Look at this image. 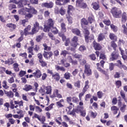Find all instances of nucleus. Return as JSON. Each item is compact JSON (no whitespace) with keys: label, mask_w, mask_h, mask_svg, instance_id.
I'll use <instances>...</instances> for the list:
<instances>
[{"label":"nucleus","mask_w":127,"mask_h":127,"mask_svg":"<svg viewBox=\"0 0 127 127\" xmlns=\"http://www.w3.org/2000/svg\"><path fill=\"white\" fill-rule=\"evenodd\" d=\"M19 2H22L23 5H27L28 7H25L26 11L29 12L30 13H32L33 14H36L37 13V11L35 10L33 7L30 6V3L29 0H20Z\"/></svg>","instance_id":"f257e3e1"},{"label":"nucleus","mask_w":127,"mask_h":127,"mask_svg":"<svg viewBox=\"0 0 127 127\" xmlns=\"http://www.w3.org/2000/svg\"><path fill=\"white\" fill-rule=\"evenodd\" d=\"M111 12L115 18H121L122 17V11L117 7H114L112 8Z\"/></svg>","instance_id":"f03ea898"},{"label":"nucleus","mask_w":127,"mask_h":127,"mask_svg":"<svg viewBox=\"0 0 127 127\" xmlns=\"http://www.w3.org/2000/svg\"><path fill=\"white\" fill-rule=\"evenodd\" d=\"M84 32V36H85V42L88 43L90 40H92V39H94V36H92L91 38L89 37L90 35V32H89V30L88 28H83Z\"/></svg>","instance_id":"7ed1b4c3"},{"label":"nucleus","mask_w":127,"mask_h":127,"mask_svg":"<svg viewBox=\"0 0 127 127\" xmlns=\"http://www.w3.org/2000/svg\"><path fill=\"white\" fill-rule=\"evenodd\" d=\"M43 29V27L41 26H39V23L38 22H35V24H34V28L32 30V33H36V32H38L39 29Z\"/></svg>","instance_id":"20e7f679"},{"label":"nucleus","mask_w":127,"mask_h":127,"mask_svg":"<svg viewBox=\"0 0 127 127\" xmlns=\"http://www.w3.org/2000/svg\"><path fill=\"white\" fill-rule=\"evenodd\" d=\"M76 4L77 6L80 7V8H87V4L83 2V0H77L76 1Z\"/></svg>","instance_id":"39448f33"},{"label":"nucleus","mask_w":127,"mask_h":127,"mask_svg":"<svg viewBox=\"0 0 127 127\" xmlns=\"http://www.w3.org/2000/svg\"><path fill=\"white\" fill-rule=\"evenodd\" d=\"M91 65L90 64H86L85 65V69L84 73L86 74L87 76H90V75H92V70L90 68Z\"/></svg>","instance_id":"423d86ee"},{"label":"nucleus","mask_w":127,"mask_h":127,"mask_svg":"<svg viewBox=\"0 0 127 127\" xmlns=\"http://www.w3.org/2000/svg\"><path fill=\"white\" fill-rule=\"evenodd\" d=\"M43 55L45 59L48 60L50 59V58H51V57L53 56V53H52V52L44 51Z\"/></svg>","instance_id":"0eeeda50"},{"label":"nucleus","mask_w":127,"mask_h":127,"mask_svg":"<svg viewBox=\"0 0 127 127\" xmlns=\"http://www.w3.org/2000/svg\"><path fill=\"white\" fill-rule=\"evenodd\" d=\"M56 4L57 5H64V4H66L68 2H70V0H56Z\"/></svg>","instance_id":"6e6552de"},{"label":"nucleus","mask_w":127,"mask_h":127,"mask_svg":"<svg viewBox=\"0 0 127 127\" xmlns=\"http://www.w3.org/2000/svg\"><path fill=\"white\" fill-rule=\"evenodd\" d=\"M112 58H110L111 61L117 60L119 58V53L117 52H113L111 54Z\"/></svg>","instance_id":"1a4fd4ad"},{"label":"nucleus","mask_w":127,"mask_h":127,"mask_svg":"<svg viewBox=\"0 0 127 127\" xmlns=\"http://www.w3.org/2000/svg\"><path fill=\"white\" fill-rule=\"evenodd\" d=\"M35 79H38L42 76L41 71L39 69H37L36 71L33 73Z\"/></svg>","instance_id":"9d476101"},{"label":"nucleus","mask_w":127,"mask_h":127,"mask_svg":"<svg viewBox=\"0 0 127 127\" xmlns=\"http://www.w3.org/2000/svg\"><path fill=\"white\" fill-rule=\"evenodd\" d=\"M77 42L78 37L74 36L72 39V42L70 43L71 46H72V47H77Z\"/></svg>","instance_id":"9b49d317"},{"label":"nucleus","mask_w":127,"mask_h":127,"mask_svg":"<svg viewBox=\"0 0 127 127\" xmlns=\"http://www.w3.org/2000/svg\"><path fill=\"white\" fill-rule=\"evenodd\" d=\"M42 6L47 7V8H52V7H53V2H50L49 3H42Z\"/></svg>","instance_id":"f8f14e48"},{"label":"nucleus","mask_w":127,"mask_h":127,"mask_svg":"<svg viewBox=\"0 0 127 127\" xmlns=\"http://www.w3.org/2000/svg\"><path fill=\"white\" fill-rule=\"evenodd\" d=\"M93 47L95 50H101L102 49V46L99 43H97L95 41L93 42Z\"/></svg>","instance_id":"ddd939ff"},{"label":"nucleus","mask_w":127,"mask_h":127,"mask_svg":"<svg viewBox=\"0 0 127 127\" xmlns=\"http://www.w3.org/2000/svg\"><path fill=\"white\" fill-rule=\"evenodd\" d=\"M44 90L46 91V94L49 95L52 92V87L51 86H44Z\"/></svg>","instance_id":"4468645a"},{"label":"nucleus","mask_w":127,"mask_h":127,"mask_svg":"<svg viewBox=\"0 0 127 127\" xmlns=\"http://www.w3.org/2000/svg\"><path fill=\"white\" fill-rule=\"evenodd\" d=\"M32 89H33V87L32 85L29 84H25L24 85V87L23 88V90L26 92H28V91H30V90H32Z\"/></svg>","instance_id":"2eb2a0df"},{"label":"nucleus","mask_w":127,"mask_h":127,"mask_svg":"<svg viewBox=\"0 0 127 127\" xmlns=\"http://www.w3.org/2000/svg\"><path fill=\"white\" fill-rule=\"evenodd\" d=\"M52 78L55 81H58L60 80V74L58 72H56L55 74L54 73L52 75Z\"/></svg>","instance_id":"dca6fc26"},{"label":"nucleus","mask_w":127,"mask_h":127,"mask_svg":"<svg viewBox=\"0 0 127 127\" xmlns=\"http://www.w3.org/2000/svg\"><path fill=\"white\" fill-rule=\"evenodd\" d=\"M92 6L95 10H98L99 8H100V5L99 3H97V2H94L92 3Z\"/></svg>","instance_id":"f3484780"},{"label":"nucleus","mask_w":127,"mask_h":127,"mask_svg":"<svg viewBox=\"0 0 127 127\" xmlns=\"http://www.w3.org/2000/svg\"><path fill=\"white\" fill-rule=\"evenodd\" d=\"M89 81L87 80L85 81V86L83 87V92L84 93H86V92H87L88 89H89Z\"/></svg>","instance_id":"a211bd4d"},{"label":"nucleus","mask_w":127,"mask_h":127,"mask_svg":"<svg viewBox=\"0 0 127 127\" xmlns=\"http://www.w3.org/2000/svg\"><path fill=\"white\" fill-rule=\"evenodd\" d=\"M100 63H97L96 64L97 66V70L99 71V72H101V73H102V74H104V75L107 76V72L105 70H104L103 69H102L101 67H99V66H100Z\"/></svg>","instance_id":"6ab92c4d"},{"label":"nucleus","mask_w":127,"mask_h":127,"mask_svg":"<svg viewBox=\"0 0 127 127\" xmlns=\"http://www.w3.org/2000/svg\"><path fill=\"white\" fill-rule=\"evenodd\" d=\"M55 68L57 71H62V72H65V69L63 66H60L58 65H55Z\"/></svg>","instance_id":"aec40b11"},{"label":"nucleus","mask_w":127,"mask_h":127,"mask_svg":"<svg viewBox=\"0 0 127 127\" xmlns=\"http://www.w3.org/2000/svg\"><path fill=\"white\" fill-rule=\"evenodd\" d=\"M4 94L5 95H6L7 97H8V98H13V92H12V91H4Z\"/></svg>","instance_id":"412c9836"},{"label":"nucleus","mask_w":127,"mask_h":127,"mask_svg":"<svg viewBox=\"0 0 127 127\" xmlns=\"http://www.w3.org/2000/svg\"><path fill=\"white\" fill-rule=\"evenodd\" d=\"M105 35L104 33H100L98 35V41L100 42V41H103V39H105Z\"/></svg>","instance_id":"4be33fe9"},{"label":"nucleus","mask_w":127,"mask_h":127,"mask_svg":"<svg viewBox=\"0 0 127 127\" xmlns=\"http://www.w3.org/2000/svg\"><path fill=\"white\" fill-rule=\"evenodd\" d=\"M71 31L72 33H74V34H76V35H78V36H80L81 35V32L78 29H72Z\"/></svg>","instance_id":"5701e85b"},{"label":"nucleus","mask_w":127,"mask_h":127,"mask_svg":"<svg viewBox=\"0 0 127 127\" xmlns=\"http://www.w3.org/2000/svg\"><path fill=\"white\" fill-rule=\"evenodd\" d=\"M31 28V26L28 25L27 28H25L24 30V34L26 36V35H28L29 34V33H28V31L30 30Z\"/></svg>","instance_id":"b1692460"},{"label":"nucleus","mask_w":127,"mask_h":127,"mask_svg":"<svg viewBox=\"0 0 127 127\" xmlns=\"http://www.w3.org/2000/svg\"><path fill=\"white\" fill-rule=\"evenodd\" d=\"M61 31L63 33L66 32V25L64 23H62L61 24Z\"/></svg>","instance_id":"393cba45"},{"label":"nucleus","mask_w":127,"mask_h":127,"mask_svg":"<svg viewBox=\"0 0 127 127\" xmlns=\"http://www.w3.org/2000/svg\"><path fill=\"white\" fill-rule=\"evenodd\" d=\"M13 68L15 72H18V71H19V67H18L19 65H18V64L15 63L13 64Z\"/></svg>","instance_id":"a878e982"},{"label":"nucleus","mask_w":127,"mask_h":127,"mask_svg":"<svg viewBox=\"0 0 127 127\" xmlns=\"http://www.w3.org/2000/svg\"><path fill=\"white\" fill-rule=\"evenodd\" d=\"M47 25L49 26V27H53L54 25V22L52 19H49L48 20Z\"/></svg>","instance_id":"bb28decb"},{"label":"nucleus","mask_w":127,"mask_h":127,"mask_svg":"<svg viewBox=\"0 0 127 127\" xmlns=\"http://www.w3.org/2000/svg\"><path fill=\"white\" fill-rule=\"evenodd\" d=\"M127 21V13L126 12H123L122 17V22L125 23Z\"/></svg>","instance_id":"cd10ccee"},{"label":"nucleus","mask_w":127,"mask_h":127,"mask_svg":"<svg viewBox=\"0 0 127 127\" xmlns=\"http://www.w3.org/2000/svg\"><path fill=\"white\" fill-rule=\"evenodd\" d=\"M109 37L111 39V40L117 41V36H116V35H115L113 33L110 34Z\"/></svg>","instance_id":"c85d7f7f"},{"label":"nucleus","mask_w":127,"mask_h":127,"mask_svg":"<svg viewBox=\"0 0 127 127\" xmlns=\"http://www.w3.org/2000/svg\"><path fill=\"white\" fill-rule=\"evenodd\" d=\"M119 108L115 106H113L111 107V111H114V115H117L118 114V111H119Z\"/></svg>","instance_id":"c756f323"},{"label":"nucleus","mask_w":127,"mask_h":127,"mask_svg":"<svg viewBox=\"0 0 127 127\" xmlns=\"http://www.w3.org/2000/svg\"><path fill=\"white\" fill-rule=\"evenodd\" d=\"M6 26L7 27H9V28H12V29H15V28H16V25L12 23L7 24Z\"/></svg>","instance_id":"7c9ffc66"},{"label":"nucleus","mask_w":127,"mask_h":127,"mask_svg":"<svg viewBox=\"0 0 127 127\" xmlns=\"http://www.w3.org/2000/svg\"><path fill=\"white\" fill-rule=\"evenodd\" d=\"M14 103L15 105H18L19 107H23V101H14Z\"/></svg>","instance_id":"2f4dec72"},{"label":"nucleus","mask_w":127,"mask_h":127,"mask_svg":"<svg viewBox=\"0 0 127 127\" xmlns=\"http://www.w3.org/2000/svg\"><path fill=\"white\" fill-rule=\"evenodd\" d=\"M83 107H78L77 108H74V111H75V113L77 114H79L81 113V111H83Z\"/></svg>","instance_id":"473e14b6"},{"label":"nucleus","mask_w":127,"mask_h":127,"mask_svg":"<svg viewBox=\"0 0 127 127\" xmlns=\"http://www.w3.org/2000/svg\"><path fill=\"white\" fill-rule=\"evenodd\" d=\"M68 115H70V116H72V117H75L76 118V111H75V108H73L71 112H67Z\"/></svg>","instance_id":"72a5a7b5"},{"label":"nucleus","mask_w":127,"mask_h":127,"mask_svg":"<svg viewBox=\"0 0 127 127\" xmlns=\"http://www.w3.org/2000/svg\"><path fill=\"white\" fill-rule=\"evenodd\" d=\"M73 57L76 59H78V61H80L82 59V55L79 54H75L73 55Z\"/></svg>","instance_id":"f704fd0d"},{"label":"nucleus","mask_w":127,"mask_h":127,"mask_svg":"<svg viewBox=\"0 0 127 127\" xmlns=\"http://www.w3.org/2000/svg\"><path fill=\"white\" fill-rule=\"evenodd\" d=\"M110 0V2L111 3H113V4H116V1H117V2H118V3H119V4H120V5H123V3H122V2H121V1L120 0Z\"/></svg>","instance_id":"c9c22d12"},{"label":"nucleus","mask_w":127,"mask_h":127,"mask_svg":"<svg viewBox=\"0 0 127 127\" xmlns=\"http://www.w3.org/2000/svg\"><path fill=\"white\" fill-rule=\"evenodd\" d=\"M59 91L57 89H56L53 93V95L50 96V98L53 99V98H56L57 97V95L58 94Z\"/></svg>","instance_id":"e433bc0d"},{"label":"nucleus","mask_w":127,"mask_h":127,"mask_svg":"<svg viewBox=\"0 0 127 127\" xmlns=\"http://www.w3.org/2000/svg\"><path fill=\"white\" fill-rule=\"evenodd\" d=\"M65 12H66V9H65V8L62 7L60 9L59 13H60L61 15H64Z\"/></svg>","instance_id":"4c0bfd02"},{"label":"nucleus","mask_w":127,"mask_h":127,"mask_svg":"<svg viewBox=\"0 0 127 127\" xmlns=\"http://www.w3.org/2000/svg\"><path fill=\"white\" fill-rule=\"evenodd\" d=\"M110 27L114 32H117V31H118V27L114 25V24H112L110 25Z\"/></svg>","instance_id":"58836bf2"},{"label":"nucleus","mask_w":127,"mask_h":127,"mask_svg":"<svg viewBox=\"0 0 127 127\" xmlns=\"http://www.w3.org/2000/svg\"><path fill=\"white\" fill-rule=\"evenodd\" d=\"M39 62L40 63L41 66H42V67H46V66H47V63H46V62L43 60L39 61Z\"/></svg>","instance_id":"ea45409f"},{"label":"nucleus","mask_w":127,"mask_h":127,"mask_svg":"<svg viewBox=\"0 0 127 127\" xmlns=\"http://www.w3.org/2000/svg\"><path fill=\"white\" fill-rule=\"evenodd\" d=\"M43 30L45 32H49L50 30V27L48 25H44Z\"/></svg>","instance_id":"a19ab883"},{"label":"nucleus","mask_w":127,"mask_h":127,"mask_svg":"<svg viewBox=\"0 0 127 127\" xmlns=\"http://www.w3.org/2000/svg\"><path fill=\"white\" fill-rule=\"evenodd\" d=\"M58 29L56 27H52L51 32L54 33V34H57L58 33Z\"/></svg>","instance_id":"79ce46f5"},{"label":"nucleus","mask_w":127,"mask_h":127,"mask_svg":"<svg viewBox=\"0 0 127 127\" xmlns=\"http://www.w3.org/2000/svg\"><path fill=\"white\" fill-rule=\"evenodd\" d=\"M18 115H20V118H23L24 117V114H23V111L22 110H19V111L16 112Z\"/></svg>","instance_id":"37998d69"},{"label":"nucleus","mask_w":127,"mask_h":127,"mask_svg":"<svg viewBox=\"0 0 127 127\" xmlns=\"http://www.w3.org/2000/svg\"><path fill=\"white\" fill-rule=\"evenodd\" d=\"M79 62L82 66H84V65H86V64H87V61H86V60L85 59H81L79 61Z\"/></svg>","instance_id":"c03bdc74"},{"label":"nucleus","mask_w":127,"mask_h":127,"mask_svg":"<svg viewBox=\"0 0 127 127\" xmlns=\"http://www.w3.org/2000/svg\"><path fill=\"white\" fill-rule=\"evenodd\" d=\"M64 77L66 80H69V79H70V77H71V74L69 72H66L64 74Z\"/></svg>","instance_id":"a18cd8bd"},{"label":"nucleus","mask_w":127,"mask_h":127,"mask_svg":"<svg viewBox=\"0 0 127 127\" xmlns=\"http://www.w3.org/2000/svg\"><path fill=\"white\" fill-rule=\"evenodd\" d=\"M71 10H73V6L69 5L68 6L67 13L70 15L71 14Z\"/></svg>","instance_id":"49530a36"},{"label":"nucleus","mask_w":127,"mask_h":127,"mask_svg":"<svg viewBox=\"0 0 127 127\" xmlns=\"http://www.w3.org/2000/svg\"><path fill=\"white\" fill-rule=\"evenodd\" d=\"M43 45L44 47V50H46L47 51H50L51 50V47L47 46L46 44H44Z\"/></svg>","instance_id":"de8ad7c7"},{"label":"nucleus","mask_w":127,"mask_h":127,"mask_svg":"<svg viewBox=\"0 0 127 127\" xmlns=\"http://www.w3.org/2000/svg\"><path fill=\"white\" fill-rule=\"evenodd\" d=\"M81 22L82 26H83V24H84V25H87L88 24V21L85 18L82 19Z\"/></svg>","instance_id":"09e8293b"},{"label":"nucleus","mask_w":127,"mask_h":127,"mask_svg":"<svg viewBox=\"0 0 127 127\" xmlns=\"http://www.w3.org/2000/svg\"><path fill=\"white\" fill-rule=\"evenodd\" d=\"M115 67V64L113 63L109 64V70L110 71H113L114 68Z\"/></svg>","instance_id":"8fccbe9b"},{"label":"nucleus","mask_w":127,"mask_h":127,"mask_svg":"<svg viewBox=\"0 0 127 127\" xmlns=\"http://www.w3.org/2000/svg\"><path fill=\"white\" fill-rule=\"evenodd\" d=\"M39 122H41V123L44 125L45 123V122L46 121V119H45V116H43L42 117V118H40V120H39Z\"/></svg>","instance_id":"3c124183"},{"label":"nucleus","mask_w":127,"mask_h":127,"mask_svg":"<svg viewBox=\"0 0 127 127\" xmlns=\"http://www.w3.org/2000/svg\"><path fill=\"white\" fill-rule=\"evenodd\" d=\"M126 109H127V105H126L125 104H124L123 106L121 107L120 111H121L122 113H125Z\"/></svg>","instance_id":"603ef678"},{"label":"nucleus","mask_w":127,"mask_h":127,"mask_svg":"<svg viewBox=\"0 0 127 127\" xmlns=\"http://www.w3.org/2000/svg\"><path fill=\"white\" fill-rule=\"evenodd\" d=\"M88 20L90 23H92L95 21V18L93 16H90L88 17Z\"/></svg>","instance_id":"864d4df0"},{"label":"nucleus","mask_w":127,"mask_h":127,"mask_svg":"<svg viewBox=\"0 0 127 127\" xmlns=\"http://www.w3.org/2000/svg\"><path fill=\"white\" fill-rule=\"evenodd\" d=\"M9 9L11 10V9H13V8H16V5L13 4H10L8 5Z\"/></svg>","instance_id":"5fc2aeb1"},{"label":"nucleus","mask_w":127,"mask_h":127,"mask_svg":"<svg viewBox=\"0 0 127 127\" xmlns=\"http://www.w3.org/2000/svg\"><path fill=\"white\" fill-rule=\"evenodd\" d=\"M68 54V52L66 50L62 51L61 55H63L64 57H66V56Z\"/></svg>","instance_id":"6e6d98bb"},{"label":"nucleus","mask_w":127,"mask_h":127,"mask_svg":"<svg viewBox=\"0 0 127 127\" xmlns=\"http://www.w3.org/2000/svg\"><path fill=\"white\" fill-rule=\"evenodd\" d=\"M79 51H81V52H84L85 50H86V47L85 46H80L79 48Z\"/></svg>","instance_id":"4d7b16f0"},{"label":"nucleus","mask_w":127,"mask_h":127,"mask_svg":"<svg viewBox=\"0 0 127 127\" xmlns=\"http://www.w3.org/2000/svg\"><path fill=\"white\" fill-rule=\"evenodd\" d=\"M28 53L31 54V55H34L33 54V50H32V47H29L28 48Z\"/></svg>","instance_id":"13d9d810"},{"label":"nucleus","mask_w":127,"mask_h":127,"mask_svg":"<svg viewBox=\"0 0 127 127\" xmlns=\"http://www.w3.org/2000/svg\"><path fill=\"white\" fill-rule=\"evenodd\" d=\"M72 100L73 103H78V102H79V99H78V98L75 96L72 97Z\"/></svg>","instance_id":"bf43d9fd"},{"label":"nucleus","mask_w":127,"mask_h":127,"mask_svg":"<svg viewBox=\"0 0 127 127\" xmlns=\"http://www.w3.org/2000/svg\"><path fill=\"white\" fill-rule=\"evenodd\" d=\"M38 58L39 59V61H41V60H43V56L42 55V54L39 53L37 55Z\"/></svg>","instance_id":"052dcab7"},{"label":"nucleus","mask_w":127,"mask_h":127,"mask_svg":"<svg viewBox=\"0 0 127 127\" xmlns=\"http://www.w3.org/2000/svg\"><path fill=\"white\" fill-rule=\"evenodd\" d=\"M39 49H40V48H39V46L36 45L35 47H34V50L37 53L38 51H39Z\"/></svg>","instance_id":"680f3d73"},{"label":"nucleus","mask_w":127,"mask_h":127,"mask_svg":"<svg viewBox=\"0 0 127 127\" xmlns=\"http://www.w3.org/2000/svg\"><path fill=\"white\" fill-rule=\"evenodd\" d=\"M39 93H41L42 94V96H44V94H46V92H45V89H44H44L41 88L39 90Z\"/></svg>","instance_id":"e2e57ef3"},{"label":"nucleus","mask_w":127,"mask_h":127,"mask_svg":"<svg viewBox=\"0 0 127 127\" xmlns=\"http://www.w3.org/2000/svg\"><path fill=\"white\" fill-rule=\"evenodd\" d=\"M25 74H26V71L22 70L20 71L19 73L20 77H23Z\"/></svg>","instance_id":"0e129e2a"},{"label":"nucleus","mask_w":127,"mask_h":127,"mask_svg":"<svg viewBox=\"0 0 127 127\" xmlns=\"http://www.w3.org/2000/svg\"><path fill=\"white\" fill-rule=\"evenodd\" d=\"M111 46L114 50H116V48H117V46L115 42L113 41L111 42Z\"/></svg>","instance_id":"69168bd1"},{"label":"nucleus","mask_w":127,"mask_h":127,"mask_svg":"<svg viewBox=\"0 0 127 127\" xmlns=\"http://www.w3.org/2000/svg\"><path fill=\"white\" fill-rule=\"evenodd\" d=\"M80 81H77L74 83V86L75 87H77L78 89H80Z\"/></svg>","instance_id":"338daca9"},{"label":"nucleus","mask_w":127,"mask_h":127,"mask_svg":"<svg viewBox=\"0 0 127 127\" xmlns=\"http://www.w3.org/2000/svg\"><path fill=\"white\" fill-rule=\"evenodd\" d=\"M59 36L62 37L63 41H65L66 40V36L64 34H59Z\"/></svg>","instance_id":"774afa93"}]
</instances>
